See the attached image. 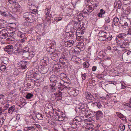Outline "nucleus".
Returning <instances> with one entry per match:
<instances>
[{"label": "nucleus", "instance_id": "59", "mask_svg": "<svg viewBox=\"0 0 131 131\" xmlns=\"http://www.w3.org/2000/svg\"><path fill=\"white\" fill-rule=\"evenodd\" d=\"M5 97V96L2 94H1L0 95V100L2 99H3Z\"/></svg>", "mask_w": 131, "mask_h": 131}, {"label": "nucleus", "instance_id": "22", "mask_svg": "<svg viewBox=\"0 0 131 131\" xmlns=\"http://www.w3.org/2000/svg\"><path fill=\"white\" fill-rule=\"evenodd\" d=\"M53 94L54 96H55V99L59 101L61 99L62 96L58 95L57 94V92L54 93Z\"/></svg>", "mask_w": 131, "mask_h": 131}, {"label": "nucleus", "instance_id": "3", "mask_svg": "<svg viewBox=\"0 0 131 131\" xmlns=\"http://www.w3.org/2000/svg\"><path fill=\"white\" fill-rule=\"evenodd\" d=\"M23 17L28 22L32 23L34 21V18L31 13L29 12L24 13L23 15Z\"/></svg>", "mask_w": 131, "mask_h": 131}, {"label": "nucleus", "instance_id": "23", "mask_svg": "<svg viewBox=\"0 0 131 131\" xmlns=\"http://www.w3.org/2000/svg\"><path fill=\"white\" fill-rule=\"evenodd\" d=\"M36 117L39 120H42L43 118L42 115L39 113H36Z\"/></svg>", "mask_w": 131, "mask_h": 131}, {"label": "nucleus", "instance_id": "35", "mask_svg": "<svg viewBox=\"0 0 131 131\" xmlns=\"http://www.w3.org/2000/svg\"><path fill=\"white\" fill-rule=\"evenodd\" d=\"M104 56L103 54L102 53H101V52H100L98 54V57L99 59H102V58L103 59H105V58H104Z\"/></svg>", "mask_w": 131, "mask_h": 131}, {"label": "nucleus", "instance_id": "34", "mask_svg": "<svg viewBox=\"0 0 131 131\" xmlns=\"http://www.w3.org/2000/svg\"><path fill=\"white\" fill-rule=\"evenodd\" d=\"M79 26V24H78L77 22L75 23L73 25V29L76 30L78 28Z\"/></svg>", "mask_w": 131, "mask_h": 131}, {"label": "nucleus", "instance_id": "36", "mask_svg": "<svg viewBox=\"0 0 131 131\" xmlns=\"http://www.w3.org/2000/svg\"><path fill=\"white\" fill-rule=\"evenodd\" d=\"M67 77V75L64 73H61L60 75V77L62 79L66 78Z\"/></svg>", "mask_w": 131, "mask_h": 131}, {"label": "nucleus", "instance_id": "50", "mask_svg": "<svg viewBox=\"0 0 131 131\" xmlns=\"http://www.w3.org/2000/svg\"><path fill=\"white\" fill-rule=\"evenodd\" d=\"M62 19V18L61 17H56L54 18V20H57L58 21H60Z\"/></svg>", "mask_w": 131, "mask_h": 131}, {"label": "nucleus", "instance_id": "6", "mask_svg": "<svg viewBox=\"0 0 131 131\" xmlns=\"http://www.w3.org/2000/svg\"><path fill=\"white\" fill-rule=\"evenodd\" d=\"M82 120V119L80 117L76 116L73 119V121H76L75 122V124L76 125V126H75V127H77V124H80Z\"/></svg>", "mask_w": 131, "mask_h": 131}, {"label": "nucleus", "instance_id": "51", "mask_svg": "<svg viewBox=\"0 0 131 131\" xmlns=\"http://www.w3.org/2000/svg\"><path fill=\"white\" fill-rule=\"evenodd\" d=\"M37 9H33L31 12V13H33L36 14L37 12Z\"/></svg>", "mask_w": 131, "mask_h": 131}, {"label": "nucleus", "instance_id": "16", "mask_svg": "<svg viewBox=\"0 0 131 131\" xmlns=\"http://www.w3.org/2000/svg\"><path fill=\"white\" fill-rule=\"evenodd\" d=\"M114 6L120 9L121 6V2L120 1H118L116 2V1L114 3Z\"/></svg>", "mask_w": 131, "mask_h": 131}, {"label": "nucleus", "instance_id": "2", "mask_svg": "<svg viewBox=\"0 0 131 131\" xmlns=\"http://www.w3.org/2000/svg\"><path fill=\"white\" fill-rule=\"evenodd\" d=\"M97 36L99 40L101 41H109L111 40L113 38L112 35H108L106 32L103 31H100Z\"/></svg>", "mask_w": 131, "mask_h": 131}, {"label": "nucleus", "instance_id": "56", "mask_svg": "<svg viewBox=\"0 0 131 131\" xmlns=\"http://www.w3.org/2000/svg\"><path fill=\"white\" fill-rule=\"evenodd\" d=\"M81 110H80V108H78V109H79V112H80V111H81V113H82V111H84L85 110V111H86V110H85V109L84 108H82V109L81 108Z\"/></svg>", "mask_w": 131, "mask_h": 131}, {"label": "nucleus", "instance_id": "27", "mask_svg": "<svg viewBox=\"0 0 131 131\" xmlns=\"http://www.w3.org/2000/svg\"><path fill=\"white\" fill-rule=\"evenodd\" d=\"M56 119L57 120H58L60 121H63L64 120V117L63 116H56Z\"/></svg>", "mask_w": 131, "mask_h": 131}, {"label": "nucleus", "instance_id": "18", "mask_svg": "<svg viewBox=\"0 0 131 131\" xmlns=\"http://www.w3.org/2000/svg\"><path fill=\"white\" fill-rule=\"evenodd\" d=\"M84 44L83 42H79L77 43L76 46H78V48L80 49H83L84 48Z\"/></svg>", "mask_w": 131, "mask_h": 131}, {"label": "nucleus", "instance_id": "40", "mask_svg": "<svg viewBox=\"0 0 131 131\" xmlns=\"http://www.w3.org/2000/svg\"><path fill=\"white\" fill-rule=\"evenodd\" d=\"M83 67L85 68H88L89 67V64L88 62H85L83 64Z\"/></svg>", "mask_w": 131, "mask_h": 131}, {"label": "nucleus", "instance_id": "53", "mask_svg": "<svg viewBox=\"0 0 131 131\" xmlns=\"http://www.w3.org/2000/svg\"><path fill=\"white\" fill-rule=\"evenodd\" d=\"M127 34L131 35V28H130L128 29Z\"/></svg>", "mask_w": 131, "mask_h": 131}, {"label": "nucleus", "instance_id": "54", "mask_svg": "<svg viewBox=\"0 0 131 131\" xmlns=\"http://www.w3.org/2000/svg\"><path fill=\"white\" fill-rule=\"evenodd\" d=\"M32 1H29L28 3V4L29 6H31L32 5Z\"/></svg>", "mask_w": 131, "mask_h": 131}, {"label": "nucleus", "instance_id": "13", "mask_svg": "<svg viewBox=\"0 0 131 131\" xmlns=\"http://www.w3.org/2000/svg\"><path fill=\"white\" fill-rule=\"evenodd\" d=\"M35 126H27L25 127L24 129V130L25 131H34L35 130Z\"/></svg>", "mask_w": 131, "mask_h": 131}, {"label": "nucleus", "instance_id": "58", "mask_svg": "<svg viewBox=\"0 0 131 131\" xmlns=\"http://www.w3.org/2000/svg\"><path fill=\"white\" fill-rule=\"evenodd\" d=\"M70 32H71V31L66 32V35L67 36H68L69 37L70 35Z\"/></svg>", "mask_w": 131, "mask_h": 131}, {"label": "nucleus", "instance_id": "43", "mask_svg": "<svg viewBox=\"0 0 131 131\" xmlns=\"http://www.w3.org/2000/svg\"><path fill=\"white\" fill-rule=\"evenodd\" d=\"M9 3L12 4H15L16 3L15 0H7Z\"/></svg>", "mask_w": 131, "mask_h": 131}, {"label": "nucleus", "instance_id": "47", "mask_svg": "<svg viewBox=\"0 0 131 131\" xmlns=\"http://www.w3.org/2000/svg\"><path fill=\"white\" fill-rule=\"evenodd\" d=\"M105 20L107 23H109L110 21L109 17H106L105 19Z\"/></svg>", "mask_w": 131, "mask_h": 131}, {"label": "nucleus", "instance_id": "21", "mask_svg": "<svg viewBox=\"0 0 131 131\" xmlns=\"http://www.w3.org/2000/svg\"><path fill=\"white\" fill-rule=\"evenodd\" d=\"M94 126L92 124L89 123L86 126V128L87 129L90 130L91 129H94Z\"/></svg>", "mask_w": 131, "mask_h": 131}, {"label": "nucleus", "instance_id": "55", "mask_svg": "<svg viewBox=\"0 0 131 131\" xmlns=\"http://www.w3.org/2000/svg\"><path fill=\"white\" fill-rule=\"evenodd\" d=\"M97 68V67L95 66H93L92 68V70L93 71H96Z\"/></svg>", "mask_w": 131, "mask_h": 131}, {"label": "nucleus", "instance_id": "42", "mask_svg": "<svg viewBox=\"0 0 131 131\" xmlns=\"http://www.w3.org/2000/svg\"><path fill=\"white\" fill-rule=\"evenodd\" d=\"M119 128L121 130L123 131L125 129V126L123 124H121L120 125Z\"/></svg>", "mask_w": 131, "mask_h": 131}, {"label": "nucleus", "instance_id": "37", "mask_svg": "<svg viewBox=\"0 0 131 131\" xmlns=\"http://www.w3.org/2000/svg\"><path fill=\"white\" fill-rule=\"evenodd\" d=\"M48 51L49 52V54H53L54 51V49L51 48H49L48 49Z\"/></svg>", "mask_w": 131, "mask_h": 131}, {"label": "nucleus", "instance_id": "45", "mask_svg": "<svg viewBox=\"0 0 131 131\" xmlns=\"http://www.w3.org/2000/svg\"><path fill=\"white\" fill-rule=\"evenodd\" d=\"M6 68V67L4 65H2L0 67L1 70L2 71H4Z\"/></svg>", "mask_w": 131, "mask_h": 131}, {"label": "nucleus", "instance_id": "1", "mask_svg": "<svg viewBox=\"0 0 131 131\" xmlns=\"http://www.w3.org/2000/svg\"><path fill=\"white\" fill-rule=\"evenodd\" d=\"M50 81V87L51 91L55 92L57 88H60L63 86L62 84L60 82V79L58 76L55 75H51L49 78Z\"/></svg>", "mask_w": 131, "mask_h": 131}, {"label": "nucleus", "instance_id": "32", "mask_svg": "<svg viewBox=\"0 0 131 131\" xmlns=\"http://www.w3.org/2000/svg\"><path fill=\"white\" fill-rule=\"evenodd\" d=\"M94 8H92V7L91 6H89L87 7L86 10L88 12L90 13L92 12V11L94 10Z\"/></svg>", "mask_w": 131, "mask_h": 131}, {"label": "nucleus", "instance_id": "8", "mask_svg": "<svg viewBox=\"0 0 131 131\" xmlns=\"http://www.w3.org/2000/svg\"><path fill=\"white\" fill-rule=\"evenodd\" d=\"M86 98L90 100H92L94 98L93 96L89 92H86L85 93Z\"/></svg>", "mask_w": 131, "mask_h": 131}, {"label": "nucleus", "instance_id": "31", "mask_svg": "<svg viewBox=\"0 0 131 131\" xmlns=\"http://www.w3.org/2000/svg\"><path fill=\"white\" fill-rule=\"evenodd\" d=\"M27 62H28L27 61H23L22 62V63L21 62V63H22V64H21V68L22 69H24L27 68V66L26 65L27 64L24 65V64H23V63L24 64L26 63H27Z\"/></svg>", "mask_w": 131, "mask_h": 131}, {"label": "nucleus", "instance_id": "33", "mask_svg": "<svg viewBox=\"0 0 131 131\" xmlns=\"http://www.w3.org/2000/svg\"><path fill=\"white\" fill-rule=\"evenodd\" d=\"M119 21V19L117 17H115L114 18L113 21L114 24L116 26L117 25V23Z\"/></svg>", "mask_w": 131, "mask_h": 131}, {"label": "nucleus", "instance_id": "10", "mask_svg": "<svg viewBox=\"0 0 131 131\" xmlns=\"http://www.w3.org/2000/svg\"><path fill=\"white\" fill-rule=\"evenodd\" d=\"M74 43V42L72 40H69L65 42V45L68 47H69L72 46Z\"/></svg>", "mask_w": 131, "mask_h": 131}, {"label": "nucleus", "instance_id": "25", "mask_svg": "<svg viewBox=\"0 0 131 131\" xmlns=\"http://www.w3.org/2000/svg\"><path fill=\"white\" fill-rule=\"evenodd\" d=\"M33 96L32 94L31 93H28L26 96V98L27 99H30L32 98Z\"/></svg>", "mask_w": 131, "mask_h": 131}, {"label": "nucleus", "instance_id": "17", "mask_svg": "<svg viewBox=\"0 0 131 131\" xmlns=\"http://www.w3.org/2000/svg\"><path fill=\"white\" fill-rule=\"evenodd\" d=\"M126 40H124L123 44L121 46V47L122 48H127L129 44V43L128 42H126Z\"/></svg>", "mask_w": 131, "mask_h": 131}, {"label": "nucleus", "instance_id": "7", "mask_svg": "<svg viewBox=\"0 0 131 131\" xmlns=\"http://www.w3.org/2000/svg\"><path fill=\"white\" fill-rule=\"evenodd\" d=\"M103 116V114L100 111H98L96 112V118L97 120L101 119Z\"/></svg>", "mask_w": 131, "mask_h": 131}, {"label": "nucleus", "instance_id": "11", "mask_svg": "<svg viewBox=\"0 0 131 131\" xmlns=\"http://www.w3.org/2000/svg\"><path fill=\"white\" fill-rule=\"evenodd\" d=\"M5 29L3 30L2 31H0V36L2 39H4L7 38L8 37V35L6 33H4L5 32Z\"/></svg>", "mask_w": 131, "mask_h": 131}, {"label": "nucleus", "instance_id": "57", "mask_svg": "<svg viewBox=\"0 0 131 131\" xmlns=\"http://www.w3.org/2000/svg\"><path fill=\"white\" fill-rule=\"evenodd\" d=\"M16 51H18L19 52H21V47L19 46L17 48V49Z\"/></svg>", "mask_w": 131, "mask_h": 131}, {"label": "nucleus", "instance_id": "12", "mask_svg": "<svg viewBox=\"0 0 131 131\" xmlns=\"http://www.w3.org/2000/svg\"><path fill=\"white\" fill-rule=\"evenodd\" d=\"M59 56L58 53H55L51 56V58L54 61H57L58 60Z\"/></svg>", "mask_w": 131, "mask_h": 131}, {"label": "nucleus", "instance_id": "48", "mask_svg": "<svg viewBox=\"0 0 131 131\" xmlns=\"http://www.w3.org/2000/svg\"><path fill=\"white\" fill-rule=\"evenodd\" d=\"M63 56L64 55H63V56H62V57L61 58L59 59V63H61V62H62V61L64 60L66 58L64 57H63Z\"/></svg>", "mask_w": 131, "mask_h": 131}, {"label": "nucleus", "instance_id": "46", "mask_svg": "<svg viewBox=\"0 0 131 131\" xmlns=\"http://www.w3.org/2000/svg\"><path fill=\"white\" fill-rule=\"evenodd\" d=\"M43 59L45 61V64H47V62L48 61V58L46 57H44Z\"/></svg>", "mask_w": 131, "mask_h": 131}, {"label": "nucleus", "instance_id": "19", "mask_svg": "<svg viewBox=\"0 0 131 131\" xmlns=\"http://www.w3.org/2000/svg\"><path fill=\"white\" fill-rule=\"evenodd\" d=\"M116 114L118 117H119L121 119L124 120L125 119V116L120 113L116 112Z\"/></svg>", "mask_w": 131, "mask_h": 131}, {"label": "nucleus", "instance_id": "28", "mask_svg": "<svg viewBox=\"0 0 131 131\" xmlns=\"http://www.w3.org/2000/svg\"><path fill=\"white\" fill-rule=\"evenodd\" d=\"M8 59L6 57L3 58L2 62L4 64H7L9 63Z\"/></svg>", "mask_w": 131, "mask_h": 131}, {"label": "nucleus", "instance_id": "52", "mask_svg": "<svg viewBox=\"0 0 131 131\" xmlns=\"http://www.w3.org/2000/svg\"><path fill=\"white\" fill-rule=\"evenodd\" d=\"M34 126H35V129L36 128V127L37 128H39L40 127V125H39V124H34Z\"/></svg>", "mask_w": 131, "mask_h": 131}, {"label": "nucleus", "instance_id": "62", "mask_svg": "<svg viewBox=\"0 0 131 131\" xmlns=\"http://www.w3.org/2000/svg\"><path fill=\"white\" fill-rule=\"evenodd\" d=\"M68 84L66 82H64V83L63 85L64 86L65 88H67V84Z\"/></svg>", "mask_w": 131, "mask_h": 131}, {"label": "nucleus", "instance_id": "49", "mask_svg": "<svg viewBox=\"0 0 131 131\" xmlns=\"http://www.w3.org/2000/svg\"><path fill=\"white\" fill-rule=\"evenodd\" d=\"M70 33V35L69 37H71V38L72 39L74 37L73 33L71 31V32Z\"/></svg>", "mask_w": 131, "mask_h": 131}, {"label": "nucleus", "instance_id": "41", "mask_svg": "<svg viewBox=\"0 0 131 131\" xmlns=\"http://www.w3.org/2000/svg\"><path fill=\"white\" fill-rule=\"evenodd\" d=\"M95 80H94L93 79H91L89 81V83L90 85H95Z\"/></svg>", "mask_w": 131, "mask_h": 131}, {"label": "nucleus", "instance_id": "64", "mask_svg": "<svg viewBox=\"0 0 131 131\" xmlns=\"http://www.w3.org/2000/svg\"><path fill=\"white\" fill-rule=\"evenodd\" d=\"M128 128L130 129V131H131V124L129 125H128Z\"/></svg>", "mask_w": 131, "mask_h": 131}, {"label": "nucleus", "instance_id": "44", "mask_svg": "<svg viewBox=\"0 0 131 131\" xmlns=\"http://www.w3.org/2000/svg\"><path fill=\"white\" fill-rule=\"evenodd\" d=\"M86 73H84V74H81V77L82 78V79L84 80H85L86 79Z\"/></svg>", "mask_w": 131, "mask_h": 131}, {"label": "nucleus", "instance_id": "20", "mask_svg": "<svg viewBox=\"0 0 131 131\" xmlns=\"http://www.w3.org/2000/svg\"><path fill=\"white\" fill-rule=\"evenodd\" d=\"M15 108V107L14 105L11 106L8 109V113H12L14 111Z\"/></svg>", "mask_w": 131, "mask_h": 131}, {"label": "nucleus", "instance_id": "26", "mask_svg": "<svg viewBox=\"0 0 131 131\" xmlns=\"http://www.w3.org/2000/svg\"><path fill=\"white\" fill-rule=\"evenodd\" d=\"M83 14L80 13L78 16V19L79 21H80L83 19Z\"/></svg>", "mask_w": 131, "mask_h": 131}, {"label": "nucleus", "instance_id": "9", "mask_svg": "<svg viewBox=\"0 0 131 131\" xmlns=\"http://www.w3.org/2000/svg\"><path fill=\"white\" fill-rule=\"evenodd\" d=\"M126 35L125 33H121L119 34L116 37V41H119V39H124L126 37Z\"/></svg>", "mask_w": 131, "mask_h": 131}, {"label": "nucleus", "instance_id": "38", "mask_svg": "<svg viewBox=\"0 0 131 131\" xmlns=\"http://www.w3.org/2000/svg\"><path fill=\"white\" fill-rule=\"evenodd\" d=\"M61 64H62V68H66L68 67V63L67 61L64 62L62 63Z\"/></svg>", "mask_w": 131, "mask_h": 131}, {"label": "nucleus", "instance_id": "61", "mask_svg": "<svg viewBox=\"0 0 131 131\" xmlns=\"http://www.w3.org/2000/svg\"><path fill=\"white\" fill-rule=\"evenodd\" d=\"M57 94L58 95L61 96L62 95V93L60 91H59L58 92H57Z\"/></svg>", "mask_w": 131, "mask_h": 131}, {"label": "nucleus", "instance_id": "63", "mask_svg": "<svg viewBox=\"0 0 131 131\" xmlns=\"http://www.w3.org/2000/svg\"><path fill=\"white\" fill-rule=\"evenodd\" d=\"M4 122V121L2 119L1 120H0V124L2 125L3 124Z\"/></svg>", "mask_w": 131, "mask_h": 131}, {"label": "nucleus", "instance_id": "15", "mask_svg": "<svg viewBox=\"0 0 131 131\" xmlns=\"http://www.w3.org/2000/svg\"><path fill=\"white\" fill-rule=\"evenodd\" d=\"M92 105L93 106H96L99 108H100L102 107V105L101 103L99 101L93 103L92 104Z\"/></svg>", "mask_w": 131, "mask_h": 131}, {"label": "nucleus", "instance_id": "5", "mask_svg": "<svg viewBox=\"0 0 131 131\" xmlns=\"http://www.w3.org/2000/svg\"><path fill=\"white\" fill-rule=\"evenodd\" d=\"M13 46L11 45H7L4 49L5 51L7 52L9 54H11L13 49Z\"/></svg>", "mask_w": 131, "mask_h": 131}, {"label": "nucleus", "instance_id": "30", "mask_svg": "<svg viewBox=\"0 0 131 131\" xmlns=\"http://www.w3.org/2000/svg\"><path fill=\"white\" fill-rule=\"evenodd\" d=\"M39 73L40 74H41L39 72H38H38H37V71L36 72H35L34 73H33V74H34L33 75H34V77H35L36 78V79L37 80H39V79H40V77H38V75H39Z\"/></svg>", "mask_w": 131, "mask_h": 131}, {"label": "nucleus", "instance_id": "39", "mask_svg": "<svg viewBox=\"0 0 131 131\" xmlns=\"http://www.w3.org/2000/svg\"><path fill=\"white\" fill-rule=\"evenodd\" d=\"M95 96L96 97V98L98 99H105V97L103 96L102 97L99 96L97 94L95 93Z\"/></svg>", "mask_w": 131, "mask_h": 131}, {"label": "nucleus", "instance_id": "29", "mask_svg": "<svg viewBox=\"0 0 131 131\" xmlns=\"http://www.w3.org/2000/svg\"><path fill=\"white\" fill-rule=\"evenodd\" d=\"M24 34H23L20 31H18L17 34L18 37L21 38H23L24 37Z\"/></svg>", "mask_w": 131, "mask_h": 131}, {"label": "nucleus", "instance_id": "14", "mask_svg": "<svg viewBox=\"0 0 131 131\" xmlns=\"http://www.w3.org/2000/svg\"><path fill=\"white\" fill-rule=\"evenodd\" d=\"M105 13V11L103 9H101L100 10V12L97 14L98 17L99 18H102L103 16V15Z\"/></svg>", "mask_w": 131, "mask_h": 131}, {"label": "nucleus", "instance_id": "4", "mask_svg": "<svg viewBox=\"0 0 131 131\" xmlns=\"http://www.w3.org/2000/svg\"><path fill=\"white\" fill-rule=\"evenodd\" d=\"M62 68V64L60 63L59 64L56 65V66L54 68V71L55 74L57 75L58 76L60 75V69Z\"/></svg>", "mask_w": 131, "mask_h": 131}, {"label": "nucleus", "instance_id": "24", "mask_svg": "<svg viewBox=\"0 0 131 131\" xmlns=\"http://www.w3.org/2000/svg\"><path fill=\"white\" fill-rule=\"evenodd\" d=\"M25 49H27V52H24L23 54V55L26 58H27V57H28L29 56H30V54L28 52V51H29V48L28 47H26Z\"/></svg>", "mask_w": 131, "mask_h": 131}, {"label": "nucleus", "instance_id": "60", "mask_svg": "<svg viewBox=\"0 0 131 131\" xmlns=\"http://www.w3.org/2000/svg\"><path fill=\"white\" fill-rule=\"evenodd\" d=\"M126 88V86L122 84V87L121 88V89H125Z\"/></svg>", "mask_w": 131, "mask_h": 131}]
</instances>
